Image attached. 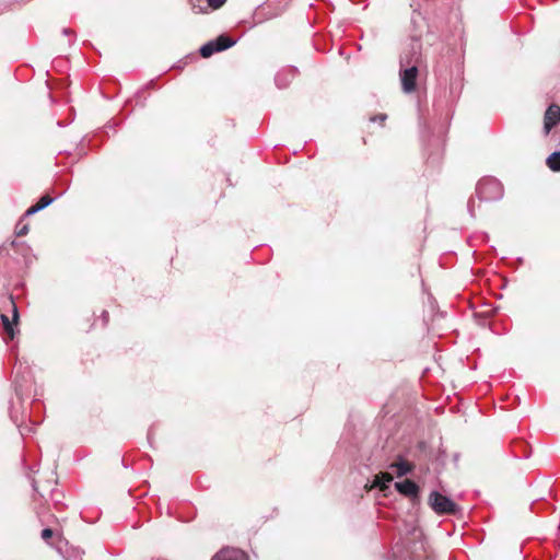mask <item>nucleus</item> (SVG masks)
<instances>
[{
	"label": "nucleus",
	"mask_w": 560,
	"mask_h": 560,
	"mask_svg": "<svg viewBox=\"0 0 560 560\" xmlns=\"http://www.w3.org/2000/svg\"><path fill=\"white\" fill-rule=\"evenodd\" d=\"M399 77L402 91L405 93H412L416 90V82L418 78L417 61L413 65H410V61L405 63L404 58H401Z\"/></svg>",
	"instance_id": "nucleus-3"
},
{
	"label": "nucleus",
	"mask_w": 560,
	"mask_h": 560,
	"mask_svg": "<svg viewBox=\"0 0 560 560\" xmlns=\"http://www.w3.org/2000/svg\"><path fill=\"white\" fill-rule=\"evenodd\" d=\"M390 468H395L396 469L397 477H402V476H406L407 474H409L412 470V465L409 464L408 462L400 460V462H397V463H393L390 465Z\"/></svg>",
	"instance_id": "nucleus-12"
},
{
	"label": "nucleus",
	"mask_w": 560,
	"mask_h": 560,
	"mask_svg": "<svg viewBox=\"0 0 560 560\" xmlns=\"http://www.w3.org/2000/svg\"><path fill=\"white\" fill-rule=\"evenodd\" d=\"M40 211L35 205L31 206L26 212H25V215H32V214H35L36 212Z\"/></svg>",
	"instance_id": "nucleus-20"
},
{
	"label": "nucleus",
	"mask_w": 560,
	"mask_h": 560,
	"mask_svg": "<svg viewBox=\"0 0 560 560\" xmlns=\"http://www.w3.org/2000/svg\"><path fill=\"white\" fill-rule=\"evenodd\" d=\"M226 0H207V4L208 7H210L211 9H219L221 8L224 3H225Z\"/></svg>",
	"instance_id": "nucleus-15"
},
{
	"label": "nucleus",
	"mask_w": 560,
	"mask_h": 560,
	"mask_svg": "<svg viewBox=\"0 0 560 560\" xmlns=\"http://www.w3.org/2000/svg\"><path fill=\"white\" fill-rule=\"evenodd\" d=\"M54 535V532L51 528H44L42 530V538L45 540V541H48L49 538H51Z\"/></svg>",
	"instance_id": "nucleus-17"
},
{
	"label": "nucleus",
	"mask_w": 560,
	"mask_h": 560,
	"mask_svg": "<svg viewBox=\"0 0 560 560\" xmlns=\"http://www.w3.org/2000/svg\"><path fill=\"white\" fill-rule=\"evenodd\" d=\"M9 304L12 311V319H10L8 315L1 314V323L5 335L12 340L15 336L14 326L18 325L19 322V310L12 298H10Z\"/></svg>",
	"instance_id": "nucleus-5"
},
{
	"label": "nucleus",
	"mask_w": 560,
	"mask_h": 560,
	"mask_svg": "<svg viewBox=\"0 0 560 560\" xmlns=\"http://www.w3.org/2000/svg\"><path fill=\"white\" fill-rule=\"evenodd\" d=\"M393 481V477L388 472H380L375 476V479L373 481L375 487H378L380 489L384 490L388 487V485Z\"/></svg>",
	"instance_id": "nucleus-11"
},
{
	"label": "nucleus",
	"mask_w": 560,
	"mask_h": 560,
	"mask_svg": "<svg viewBox=\"0 0 560 560\" xmlns=\"http://www.w3.org/2000/svg\"><path fill=\"white\" fill-rule=\"evenodd\" d=\"M547 165L551 171L560 172V151H556L548 156Z\"/></svg>",
	"instance_id": "nucleus-13"
},
{
	"label": "nucleus",
	"mask_w": 560,
	"mask_h": 560,
	"mask_svg": "<svg viewBox=\"0 0 560 560\" xmlns=\"http://www.w3.org/2000/svg\"><path fill=\"white\" fill-rule=\"evenodd\" d=\"M395 488L397 489V491L399 493H401L408 498H417L418 493H419L418 485L410 479H406L404 481L396 482Z\"/></svg>",
	"instance_id": "nucleus-7"
},
{
	"label": "nucleus",
	"mask_w": 560,
	"mask_h": 560,
	"mask_svg": "<svg viewBox=\"0 0 560 560\" xmlns=\"http://www.w3.org/2000/svg\"><path fill=\"white\" fill-rule=\"evenodd\" d=\"M428 503L436 514H456L458 511L457 504L439 491L430 493Z\"/></svg>",
	"instance_id": "nucleus-2"
},
{
	"label": "nucleus",
	"mask_w": 560,
	"mask_h": 560,
	"mask_svg": "<svg viewBox=\"0 0 560 560\" xmlns=\"http://www.w3.org/2000/svg\"><path fill=\"white\" fill-rule=\"evenodd\" d=\"M54 201V198H51L49 195H44L43 197H40V199L35 203V206L39 209V210H43L45 209L46 207H48L50 203H52Z\"/></svg>",
	"instance_id": "nucleus-14"
},
{
	"label": "nucleus",
	"mask_w": 560,
	"mask_h": 560,
	"mask_svg": "<svg viewBox=\"0 0 560 560\" xmlns=\"http://www.w3.org/2000/svg\"><path fill=\"white\" fill-rule=\"evenodd\" d=\"M467 207L470 215L475 217V200L472 198L469 199Z\"/></svg>",
	"instance_id": "nucleus-19"
},
{
	"label": "nucleus",
	"mask_w": 560,
	"mask_h": 560,
	"mask_svg": "<svg viewBox=\"0 0 560 560\" xmlns=\"http://www.w3.org/2000/svg\"><path fill=\"white\" fill-rule=\"evenodd\" d=\"M502 184L493 178L486 177L478 182L476 187V196L480 201H497L503 197Z\"/></svg>",
	"instance_id": "nucleus-1"
},
{
	"label": "nucleus",
	"mask_w": 560,
	"mask_h": 560,
	"mask_svg": "<svg viewBox=\"0 0 560 560\" xmlns=\"http://www.w3.org/2000/svg\"><path fill=\"white\" fill-rule=\"evenodd\" d=\"M27 232H28V226L26 224L16 228V235L18 236H23V235L27 234Z\"/></svg>",
	"instance_id": "nucleus-18"
},
{
	"label": "nucleus",
	"mask_w": 560,
	"mask_h": 560,
	"mask_svg": "<svg viewBox=\"0 0 560 560\" xmlns=\"http://www.w3.org/2000/svg\"><path fill=\"white\" fill-rule=\"evenodd\" d=\"M30 380L22 376L21 378L19 375L15 376L14 380V390L19 398H22L25 394L26 389L28 388Z\"/></svg>",
	"instance_id": "nucleus-10"
},
{
	"label": "nucleus",
	"mask_w": 560,
	"mask_h": 560,
	"mask_svg": "<svg viewBox=\"0 0 560 560\" xmlns=\"http://www.w3.org/2000/svg\"><path fill=\"white\" fill-rule=\"evenodd\" d=\"M194 8H196V4L194 3V0H190Z\"/></svg>",
	"instance_id": "nucleus-23"
},
{
	"label": "nucleus",
	"mask_w": 560,
	"mask_h": 560,
	"mask_svg": "<svg viewBox=\"0 0 560 560\" xmlns=\"http://www.w3.org/2000/svg\"><path fill=\"white\" fill-rule=\"evenodd\" d=\"M387 119V115L386 114H378V115H375V116H372L370 118V121L372 122H380V124H384V121Z\"/></svg>",
	"instance_id": "nucleus-16"
},
{
	"label": "nucleus",
	"mask_w": 560,
	"mask_h": 560,
	"mask_svg": "<svg viewBox=\"0 0 560 560\" xmlns=\"http://www.w3.org/2000/svg\"><path fill=\"white\" fill-rule=\"evenodd\" d=\"M108 316H109L108 312L104 311L103 314H102V317H103L105 324L108 322Z\"/></svg>",
	"instance_id": "nucleus-21"
},
{
	"label": "nucleus",
	"mask_w": 560,
	"mask_h": 560,
	"mask_svg": "<svg viewBox=\"0 0 560 560\" xmlns=\"http://www.w3.org/2000/svg\"><path fill=\"white\" fill-rule=\"evenodd\" d=\"M560 121V107L558 105H550L544 116V130L548 135L551 129Z\"/></svg>",
	"instance_id": "nucleus-6"
},
{
	"label": "nucleus",
	"mask_w": 560,
	"mask_h": 560,
	"mask_svg": "<svg viewBox=\"0 0 560 560\" xmlns=\"http://www.w3.org/2000/svg\"><path fill=\"white\" fill-rule=\"evenodd\" d=\"M211 560H244V553L236 549H222Z\"/></svg>",
	"instance_id": "nucleus-9"
},
{
	"label": "nucleus",
	"mask_w": 560,
	"mask_h": 560,
	"mask_svg": "<svg viewBox=\"0 0 560 560\" xmlns=\"http://www.w3.org/2000/svg\"><path fill=\"white\" fill-rule=\"evenodd\" d=\"M296 73H298V69L293 68V67H290V68L279 71L275 78L276 85L279 89L287 88L290 84L291 80L293 78H295Z\"/></svg>",
	"instance_id": "nucleus-8"
},
{
	"label": "nucleus",
	"mask_w": 560,
	"mask_h": 560,
	"mask_svg": "<svg viewBox=\"0 0 560 560\" xmlns=\"http://www.w3.org/2000/svg\"><path fill=\"white\" fill-rule=\"evenodd\" d=\"M62 35L68 36V35H72V34L70 33V31L68 28H63Z\"/></svg>",
	"instance_id": "nucleus-22"
},
{
	"label": "nucleus",
	"mask_w": 560,
	"mask_h": 560,
	"mask_svg": "<svg viewBox=\"0 0 560 560\" xmlns=\"http://www.w3.org/2000/svg\"><path fill=\"white\" fill-rule=\"evenodd\" d=\"M236 44V40L232 37H215L202 45L199 49L200 55L203 58H209L215 52L223 51Z\"/></svg>",
	"instance_id": "nucleus-4"
}]
</instances>
